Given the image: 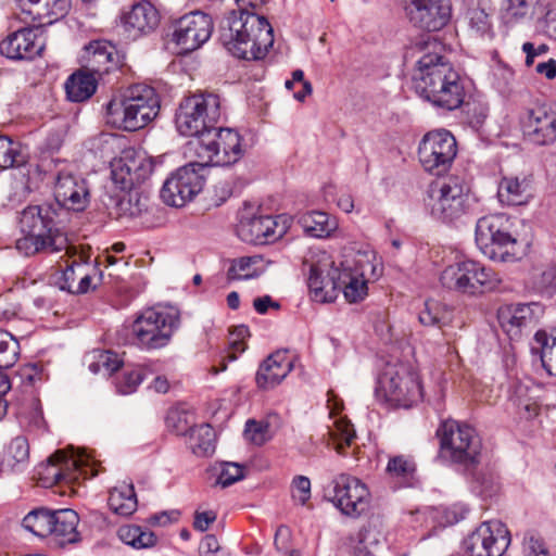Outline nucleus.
Segmentation results:
<instances>
[{
    "instance_id": "f257e3e1",
    "label": "nucleus",
    "mask_w": 556,
    "mask_h": 556,
    "mask_svg": "<svg viewBox=\"0 0 556 556\" xmlns=\"http://www.w3.org/2000/svg\"><path fill=\"white\" fill-rule=\"evenodd\" d=\"M238 10L220 22L219 40L229 53L242 60H262L274 45V30L267 18L254 11L267 0H235Z\"/></svg>"
},
{
    "instance_id": "f03ea898",
    "label": "nucleus",
    "mask_w": 556,
    "mask_h": 556,
    "mask_svg": "<svg viewBox=\"0 0 556 556\" xmlns=\"http://www.w3.org/2000/svg\"><path fill=\"white\" fill-rule=\"evenodd\" d=\"M87 181L71 173H60L54 186L55 205H37V217L41 222V230L37 233V253H59L67 248V238L56 226L58 211L66 208L81 212L89 203Z\"/></svg>"
},
{
    "instance_id": "7ed1b4c3",
    "label": "nucleus",
    "mask_w": 556,
    "mask_h": 556,
    "mask_svg": "<svg viewBox=\"0 0 556 556\" xmlns=\"http://www.w3.org/2000/svg\"><path fill=\"white\" fill-rule=\"evenodd\" d=\"M413 86L421 98L446 111L458 109L465 99L459 74L438 53L429 52L418 60Z\"/></svg>"
},
{
    "instance_id": "20e7f679",
    "label": "nucleus",
    "mask_w": 556,
    "mask_h": 556,
    "mask_svg": "<svg viewBox=\"0 0 556 556\" xmlns=\"http://www.w3.org/2000/svg\"><path fill=\"white\" fill-rule=\"evenodd\" d=\"M160 108V98L154 88L135 85L123 96L108 102L106 124L121 130L136 131L150 124L159 115Z\"/></svg>"
},
{
    "instance_id": "39448f33",
    "label": "nucleus",
    "mask_w": 556,
    "mask_h": 556,
    "mask_svg": "<svg viewBox=\"0 0 556 556\" xmlns=\"http://www.w3.org/2000/svg\"><path fill=\"white\" fill-rule=\"evenodd\" d=\"M473 198L466 181L456 176L429 186L425 205L429 214L444 224H452L470 213Z\"/></svg>"
},
{
    "instance_id": "423d86ee",
    "label": "nucleus",
    "mask_w": 556,
    "mask_h": 556,
    "mask_svg": "<svg viewBox=\"0 0 556 556\" xmlns=\"http://www.w3.org/2000/svg\"><path fill=\"white\" fill-rule=\"evenodd\" d=\"M220 100L214 93H198L185 98L175 114L178 132L185 137H197L195 147L204 132L214 128L220 118Z\"/></svg>"
},
{
    "instance_id": "0eeeda50",
    "label": "nucleus",
    "mask_w": 556,
    "mask_h": 556,
    "mask_svg": "<svg viewBox=\"0 0 556 556\" xmlns=\"http://www.w3.org/2000/svg\"><path fill=\"white\" fill-rule=\"evenodd\" d=\"M440 282L448 290L479 295L498 290L502 277L479 262L466 260L446 266L440 275Z\"/></svg>"
},
{
    "instance_id": "6e6552de",
    "label": "nucleus",
    "mask_w": 556,
    "mask_h": 556,
    "mask_svg": "<svg viewBox=\"0 0 556 556\" xmlns=\"http://www.w3.org/2000/svg\"><path fill=\"white\" fill-rule=\"evenodd\" d=\"M441 456L465 468L475 467L481 454V440L476 430L456 420H444L437 430Z\"/></svg>"
},
{
    "instance_id": "1a4fd4ad",
    "label": "nucleus",
    "mask_w": 556,
    "mask_h": 556,
    "mask_svg": "<svg viewBox=\"0 0 556 556\" xmlns=\"http://www.w3.org/2000/svg\"><path fill=\"white\" fill-rule=\"evenodd\" d=\"M511 223L504 214H493L478 219L476 243L491 260L510 262L516 260V238L510 232Z\"/></svg>"
},
{
    "instance_id": "9d476101",
    "label": "nucleus",
    "mask_w": 556,
    "mask_h": 556,
    "mask_svg": "<svg viewBox=\"0 0 556 556\" xmlns=\"http://www.w3.org/2000/svg\"><path fill=\"white\" fill-rule=\"evenodd\" d=\"M194 150L207 168L210 165L230 166L240 161L245 153L243 138L237 130L218 128L216 125L204 132Z\"/></svg>"
},
{
    "instance_id": "9b49d317",
    "label": "nucleus",
    "mask_w": 556,
    "mask_h": 556,
    "mask_svg": "<svg viewBox=\"0 0 556 556\" xmlns=\"http://www.w3.org/2000/svg\"><path fill=\"white\" fill-rule=\"evenodd\" d=\"M97 473V469L89 463V457L84 455L66 457L63 452L56 451L37 466V485L42 488L60 483L72 485L79 479H90Z\"/></svg>"
},
{
    "instance_id": "f8f14e48",
    "label": "nucleus",
    "mask_w": 556,
    "mask_h": 556,
    "mask_svg": "<svg viewBox=\"0 0 556 556\" xmlns=\"http://www.w3.org/2000/svg\"><path fill=\"white\" fill-rule=\"evenodd\" d=\"M378 383V392L392 406L408 408L422 399L418 375L404 364L388 365Z\"/></svg>"
},
{
    "instance_id": "ddd939ff",
    "label": "nucleus",
    "mask_w": 556,
    "mask_h": 556,
    "mask_svg": "<svg viewBox=\"0 0 556 556\" xmlns=\"http://www.w3.org/2000/svg\"><path fill=\"white\" fill-rule=\"evenodd\" d=\"M178 321L176 314L148 308L132 323L131 333L141 349H162L169 343Z\"/></svg>"
},
{
    "instance_id": "4468645a",
    "label": "nucleus",
    "mask_w": 556,
    "mask_h": 556,
    "mask_svg": "<svg viewBox=\"0 0 556 556\" xmlns=\"http://www.w3.org/2000/svg\"><path fill=\"white\" fill-rule=\"evenodd\" d=\"M206 172V164L201 161L190 162L179 167L165 180L160 191L161 199L167 205L184 206L202 190Z\"/></svg>"
},
{
    "instance_id": "2eb2a0df",
    "label": "nucleus",
    "mask_w": 556,
    "mask_h": 556,
    "mask_svg": "<svg viewBox=\"0 0 556 556\" xmlns=\"http://www.w3.org/2000/svg\"><path fill=\"white\" fill-rule=\"evenodd\" d=\"M456 154V139L445 129L427 132L418 146V159L422 168L437 176L450 169Z\"/></svg>"
},
{
    "instance_id": "dca6fc26",
    "label": "nucleus",
    "mask_w": 556,
    "mask_h": 556,
    "mask_svg": "<svg viewBox=\"0 0 556 556\" xmlns=\"http://www.w3.org/2000/svg\"><path fill=\"white\" fill-rule=\"evenodd\" d=\"M343 266H336L332 257L323 253L309 266L307 285L312 298L316 302H333L342 288Z\"/></svg>"
},
{
    "instance_id": "f3484780",
    "label": "nucleus",
    "mask_w": 556,
    "mask_h": 556,
    "mask_svg": "<svg viewBox=\"0 0 556 556\" xmlns=\"http://www.w3.org/2000/svg\"><path fill=\"white\" fill-rule=\"evenodd\" d=\"M343 266H336L332 257L323 253L309 266L307 285L312 298L316 302H333L342 288Z\"/></svg>"
},
{
    "instance_id": "a211bd4d",
    "label": "nucleus",
    "mask_w": 556,
    "mask_h": 556,
    "mask_svg": "<svg viewBox=\"0 0 556 556\" xmlns=\"http://www.w3.org/2000/svg\"><path fill=\"white\" fill-rule=\"evenodd\" d=\"M21 10L18 18L25 26L10 34L0 42L2 55L16 61H33L35 59V30L33 4L35 0H16Z\"/></svg>"
},
{
    "instance_id": "6ab92c4d",
    "label": "nucleus",
    "mask_w": 556,
    "mask_h": 556,
    "mask_svg": "<svg viewBox=\"0 0 556 556\" xmlns=\"http://www.w3.org/2000/svg\"><path fill=\"white\" fill-rule=\"evenodd\" d=\"M173 41L180 53H190L201 48L212 36V17L202 11H192L174 23Z\"/></svg>"
},
{
    "instance_id": "aec40b11",
    "label": "nucleus",
    "mask_w": 556,
    "mask_h": 556,
    "mask_svg": "<svg viewBox=\"0 0 556 556\" xmlns=\"http://www.w3.org/2000/svg\"><path fill=\"white\" fill-rule=\"evenodd\" d=\"M509 543L506 526L500 520H490L482 522L464 540V548L470 556H502Z\"/></svg>"
},
{
    "instance_id": "412c9836",
    "label": "nucleus",
    "mask_w": 556,
    "mask_h": 556,
    "mask_svg": "<svg viewBox=\"0 0 556 556\" xmlns=\"http://www.w3.org/2000/svg\"><path fill=\"white\" fill-rule=\"evenodd\" d=\"M408 22L422 30L438 31L451 20L450 0H403Z\"/></svg>"
},
{
    "instance_id": "4be33fe9",
    "label": "nucleus",
    "mask_w": 556,
    "mask_h": 556,
    "mask_svg": "<svg viewBox=\"0 0 556 556\" xmlns=\"http://www.w3.org/2000/svg\"><path fill=\"white\" fill-rule=\"evenodd\" d=\"M332 502L349 517H358L369 505V491L357 478L350 475H339L332 481Z\"/></svg>"
},
{
    "instance_id": "5701e85b",
    "label": "nucleus",
    "mask_w": 556,
    "mask_h": 556,
    "mask_svg": "<svg viewBox=\"0 0 556 556\" xmlns=\"http://www.w3.org/2000/svg\"><path fill=\"white\" fill-rule=\"evenodd\" d=\"M113 182L122 190L136 189L144 182L153 172V164L142 153L126 152L111 165Z\"/></svg>"
},
{
    "instance_id": "b1692460",
    "label": "nucleus",
    "mask_w": 556,
    "mask_h": 556,
    "mask_svg": "<svg viewBox=\"0 0 556 556\" xmlns=\"http://www.w3.org/2000/svg\"><path fill=\"white\" fill-rule=\"evenodd\" d=\"M343 266L342 288L344 298L350 303H357L367 295V273L374 270L368 253L357 252L353 257L340 263Z\"/></svg>"
},
{
    "instance_id": "393cba45",
    "label": "nucleus",
    "mask_w": 556,
    "mask_h": 556,
    "mask_svg": "<svg viewBox=\"0 0 556 556\" xmlns=\"http://www.w3.org/2000/svg\"><path fill=\"white\" fill-rule=\"evenodd\" d=\"M525 132L534 143L544 146L556 140V106L539 104L522 118Z\"/></svg>"
},
{
    "instance_id": "a878e982",
    "label": "nucleus",
    "mask_w": 556,
    "mask_h": 556,
    "mask_svg": "<svg viewBox=\"0 0 556 556\" xmlns=\"http://www.w3.org/2000/svg\"><path fill=\"white\" fill-rule=\"evenodd\" d=\"M80 62L85 71L102 76L119 66L121 55L112 42L92 40L84 47Z\"/></svg>"
},
{
    "instance_id": "bb28decb",
    "label": "nucleus",
    "mask_w": 556,
    "mask_h": 556,
    "mask_svg": "<svg viewBox=\"0 0 556 556\" xmlns=\"http://www.w3.org/2000/svg\"><path fill=\"white\" fill-rule=\"evenodd\" d=\"M544 307L538 302L511 304L498 313L503 329L513 339L520 336L523 328L534 326L542 317Z\"/></svg>"
},
{
    "instance_id": "cd10ccee",
    "label": "nucleus",
    "mask_w": 556,
    "mask_h": 556,
    "mask_svg": "<svg viewBox=\"0 0 556 556\" xmlns=\"http://www.w3.org/2000/svg\"><path fill=\"white\" fill-rule=\"evenodd\" d=\"M280 217L254 216L247 222H241L238 233L245 242L253 244H266L281 238L287 227L279 224Z\"/></svg>"
},
{
    "instance_id": "c85d7f7f",
    "label": "nucleus",
    "mask_w": 556,
    "mask_h": 556,
    "mask_svg": "<svg viewBox=\"0 0 556 556\" xmlns=\"http://www.w3.org/2000/svg\"><path fill=\"white\" fill-rule=\"evenodd\" d=\"M159 21V12L150 2L137 3L122 17L124 36L127 40H136L153 31Z\"/></svg>"
},
{
    "instance_id": "c756f323",
    "label": "nucleus",
    "mask_w": 556,
    "mask_h": 556,
    "mask_svg": "<svg viewBox=\"0 0 556 556\" xmlns=\"http://www.w3.org/2000/svg\"><path fill=\"white\" fill-rule=\"evenodd\" d=\"M532 198V175H503L497 185V199L501 204L519 206Z\"/></svg>"
},
{
    "instance_id": "7c9ffc66",
    "label": "nucleus",
    "mask_w": 556,
    "mask_h": 556,
    "mask_svg": "<svg viewBox=\"0 0 556 556\" xmlns=\"http://www.w3.org/2000/svg\"><path fill=\"white\" fill-rule=\"evenodd\" d=\"M293 364L286 352L277 351L270 354L260 365L255 382L257 388L269 390L278 386L292 370Z\"/></svg>"
},
{
    "instance_id": "2f4dec72",
    "label": "nucleus",
    "mask_w": 556,
    "mask_h": 556,
    "mask_svg": "<svg viewBox=\"0 0 556 556\" xmlns=\"http://www.w3.org/2000/svg\"><path fill=\"white\" fill-rule=\"evenodd\" d=\"M531 353L539 356L543 368L556 376V326L546 330H538L531 344Z\"/></svg>"
},
{
    "instance_id": "473e14b6",
    "label": "nucleus",
    "mask_w": 556,
    "mask_h": 556,
    "mask_svg": "<svg viewBox=\"0 0 556 556\" xmlns=\"http://www.w3.org/2000/svg\"><path fill=\"white\" fill-rule=\"evenodd\" d=\"M299 224L313 238H327L338 228L337 219L323 211L303 213L299 217Z\"/></svg>"
},
{
    "instance_id": "72a5a7b5",
    "label": "nucleus",
    "mask_w": 556,
    "mask_h": 556,
    "mask_svg": "<svg viewBox=\"0 0 556 556\" xmlns=\"http://www.w3.org/2000/svg\"><path fill=\"white\" fill-rule=\"evenodd\" d=\"M96 75L84 68L73 73L65 83L67 99L72 102L88 100L97 90Z\"/></svg>"
},
{
    "instance_id": "f704fd0d",
    "label": "nucleus",
    "mask_w": 556,
    "mask_h": 556,
    "mask_svg": "<svg viewBox=\"0 0 556 556\" xmlns=\"http://www.w3.org/2000/svg\"><path fill=\"white\" fill-rule=\"evenodd\" d=\"M108 504L111 510L116 515L124 517L132 515L138 506L134 485L123 483L112 489Z\"/></svg>"
},
{
    "instance_id": "c9c22d12",
    "label": "nucleus",
    "mask_w": 556,
    "mask_h": 556,
    "mask_svg": "<svg viewBox=\"0 0 556 556\" xmlns=\"http://www.w3.org/2000/svg\"><path fill=\"white\" fill-rule=\"evenodd\" d=\"M79 517L73 509H58L54 517L53 535L61 539V543H74L78 541L77 526Z\"/></svg>"
},
{
    "instance_id": "e433bc0d",
    "label": "nucleus",
    "mask_w": 556,
    "mask_h": 556,
    "mask_svg": "<svg viewBox=\"0 0 556 556\" xmlns=\"http://www.w3.org/2000/svg\"><path fill=\"white\" fill-rule=\"evenodd\" d=\"M379 543L378 532L366 526L348 539V546L353 556H376L375 549Z\"/></svg>"
},
{
    "instance_id": "4c0bfd02",
    "label": "nucleus",
    "mask_w": 556,
    "mask_h": 556,
    "mask_svg": "<svg viewBox=\"0 0 556 556\" xmlns=\"http://www.w3.org/2000/svg\"><path fill=\"white\" fill-rule=\"evenodd\" d=\"M28 163V153L20 142L7 136H0V170L11 167L21 168Z\"/></svg>"
},
{
    "instance_id": "58836bf2",
    "label": "nucleus",
    "mask_w": 556,
    "mask_h": 556,
    "mask_svg": "<svg viewBox=\"0 0 556 556\" xmlns=\"http://www.w3.org/2000/svg\"><path fill=\"white\" fill-rule=\"evenodd\" d=\"M189 439L190 447L195 455L208 456L214 453L216 433L210 425L202 424L190 428Z\"/></svg>"
},
{
    "instance_id": "ea45409f",
    "label": "nucleus",
    "mask_w": 556,
    "mask_h": 556,
    "mask_svg": "<svg viewBox=\"0 0 556 556\" xmlns=\"http://www.w3.org/2000/svg\"><path fill=\"white\" fill-rule=\"evenodd\" d=\"M70 7L71 0H37V28L64 17Z\"/></svg>"
},
{
    "instance_id": "a19ab883",
    "label": "nucleus",
    "mask_w": 556,
    "mask_h": 556,
    "mask_svg": "<svg viewBox=\"0 0 556 556\" xmlns=\"http://www.w3.org/2000/svg\"><path fill=\"white\" fill-rule=\"evenodd\" d=\"M117 535L123 543L137 549L149 548L156 543V536L152 531L144 530L136 525L119 527Z\"/></svg>"
},
{
    "instance_id": "79ce46f5",
    "label": "nucleus",
    "mask_w": 556,
    "mask_h": 556,
    "mask_svg": "<svg viewBox=\"0 0 556 556\" xmlns=\"http://www.w3.org/2000/svg\"><path fill=\"white\" fill-rule=\"evenodd\" d=\"M149 197L137 189L128 190L117 201V210L121 216L137 217L148 210Z\"/></svg>"
},
{
    "instance_id": "37998d69",
    "label": "nucleus",
    "mask_w": 556,
    "mask_h": 556,
    "mask_svg": "<svg viewBox=\"0 0 556 556\" xmlns=\"http://www.w3.org/2000/svg\"><path fill=\"white\" fill-rule=\"evenodd\" d=\"M418 319L426 327L442 328L448 321V312L440 302L427 300L418 314Z\"/></svg>"
},
{
    "instance_id": "c03bdc74",
    "label": "nucleus",
    "mask_w": 556,
    "mask_h": 556,
    "mask_svg": "<svg viewBox=\"0 0 556 556\" xmlns=\"http://www.w3.org/2000/svg\"><path fill=\"white\" fill-rule=\"evenodd\" d=\"M148 374H152L150 365H138L130 370H125L116 379V390L119 394L127 395L134 393L141 384Z\"/></svg>"
},
{
    "instance_id": "a18cd8bd",
    "label": "nucleus",
    "mask_w": 556,
    "mask_h": 556,
    "mask_svg": "<svg viewBox=\"0 0 556 556\" xmlns=\"http://www.w3.org/2000/svg\"><path fill=\"white\" fill-rule=\"evenodd\" d=\"M28 458L29 444L27 439L24 437H16L10 442L1 464L3 467L15 470L20 464L26 463Z\"/></svg>"
},
{
    "instance_id": "49530a36",
    "label": "nucleus",
    "mask_w": 556,
    "mask_h": 556,
    "mask_svg": "<svg viewBox=\"0 0 556 556\" xmlns=\"http://www.w3.org/2000/svg\"><path fill=\"white\" fill-rule=\"evenodd\" d=\"M18 350L17 340L10 332L0 330V371L14 365Z\"/></svg>"
},
{
    "instance_id": "de8ad7c7",
    "label": "nucleus",
    "mask_w": 556,
    "mask_h": 556,
    "mask_svg": "<svg viewBox=\"0 0 556 556\" xmlns=\"http://www.w3.org/2000/svg\"><path fill=\"white\" fill-rule=\"evenodd\" d=\"M470 30L478 37H492V24L489 14L480 7L470 8L467 11Z\"/></svg>"
},
{
    "instance_id": "09e8293b",
    "label": "nucleus",
    "mask_w": 556,
    "mask_h": 556,
    "mask_svg": "<svg viewBox=\"0 0 556 556\" xmlns=\"http://www.w3.org/2000/svg\"><path fill=\"white\" fill-rule=\"evenodd\" d=\"M258 256H244L232 261L227 271L228 279L245 280L256 277L257 273L252 266L258 262Z\"/></svg>"
},
{
    "instance_id": "8fccbe9b",
    "label": "nucleus",
    "mask_w": 556,
    "mask_h": 556,
    "mask_svg": "<svg viewBox=\"0 0 556 556\" xmlns=\"http://www.w3.org/2000/svg\"><path fill=\"white\" fill-rule=\"evenodd\" d=\"M416 469L414 460L409 457L399 455L389 459L387 472L392 479L407 480L413 477Z\"/></svg>"
},
{
    "instance_id": "3c124183",
    "label": "nucleus",
    "mask_w": 556,
    "mask_h": 556,
    "mask_svg": "<svg viewBox=\"0 0 556 556\" xmlns=\"http://www.w3.org/2000/svg\"><path fill=\"white\" fill-rule=\"evenodd\" d=\"M337 442L336 450L343 454L345 446H350L356 438L353 425L345 418H339L334 421V428L330 431Z\"/></svg>"
},
{
    "instance_id": "603ef678",
    "label": "nucleus",
    "mask_w": 556,
    "mask_h": 556,
    "mask_svg": "<svg viewBox=\"0 0 556 556\" xmlns=\"http://www.w3.org/2000/svg\"><path fill=\"white\" fill-rule=\"evenodd\" d=\"M532 0H503V18L507 24H515L525 18L530 11Z\"/></svg>"
},
{
    "instance_id": "864d4df0",
    "label": "nucleus",
    "mask_w": 556,
    "mask_h": 556,
    "mask_svg": "<svg viewBox=\"0 0 556 556\" xmlns=\"http://www.w3.org/2000/svg\"><path fill=\"white\" fill-rule=\"evenodd\" d=\"M244 468L238 463L225 462L220 464V471L217 478V484L223 488L229 486L237 481L243 479Z\"/></svg>"
},
{
    "instance_id": "5fc2aeb1",
    "label": "nucleus",
    "mask_w": 556,
    "mask_h": 556,
    "mask_svg": "<svg viewBox=\"0 0 556 556\" xmlns=\"http://www.w3.org/2000/svg\"><path fill=\"white\" fill-rule=\"evenodd\" d=\"M269 425L249 419L245 424V439L255 445H263L269 440Z\"/></svg>"
},
{
    "instance_id": "6e6d98bb",
    "label": "nucleus",
    "mask_w": 556,
    "mask_h": 556,
    "mask_svg": "<svg viewBox=\"0 0 556 556\" xmlns=\"http://www.w3.org/2000/svg\"><path fill=\"white\" fill-rule=\"evenodd\" d=\"M35 364H27L20 368L13 377V383H17V387L22 391L29 395L31 399L35 392Z\"/></svg>"
},
{
    "instance_id": "4d7b16f0",
    "label": "nucleus",
    "mask_w": 556,
    "mask_h": 556,
    "mask_svg": "<svg viewBox=\"0 0 556 556\" xmlns=\"http://www.w3.org/2000/svg\"><path fill=\"white\" fill-rule=\"evenodd\" d=\"M534 285L536 289L552 295L556 292V265H547L542 271L535 276Z\"/></svg>"
},
{
    "instance_id": "13d9d810",
    "label": "nucleus",
    "mask_w": 556,
    "mask_h": 556,
    "mask_svg": "<svg viewBox=\"0 0 556 556\" xmlns=\"http://www.w3.org/2000/svg\"><path fill=\"white\" fill-rule=\"evenodd\" d=\"M55 510L37 507V538L53 535Z\"/></svg>"
},
{
    "instance_id": "bf43d9fd",
    "label": "nucleus",
    "mask_w": 556,
    "mask_h": 556,
    "mask_svg": "<svg viewBox=\"0 0 556 556\" xmlns=\"http://www.w3.org/2000/svg\"><path fill=\"white\" fill-rule=\"evenodd\" d=\"M522 544L525 556H551L543 539L534 532H527Z\"/></svg>"
},
{
    "instance_id": "052dcab7",
    "label": "nucleus",
    "mask_w": 556,
    "mask_h": 556,
    "mask_svg": "<svg viewBox=\"0 0 556 556\" xmlns=\"http://www.w3.org/2000/svg\"><path fill=\"white\" fill-rule=\"evenodd\" d=\"M291 494L294 502L305 505L311 498V481L305 476H296L291 483Z\"/></svg>"
},
{
    "instance_id": "680f3d73",
    "label": "nucleus",
    "mask_w": 556,
    "mask_h": 556,
    "mask_svg": "<svg viewBox=\"0 0 556 556\" xmlns=\"http://www.w3.org/2000/svg\"><path fill=\"white\" fill-rule=\"evenodd\" d=\"M200 556H228L213 534H207L200 543Z\"/></svg>"
},
{
    "instance_id": "e2e57ef3",
    "label": "nucleus",
    "mask_w": 556,
    "mask_h": 556,
    "mask_svg": "<svg viewBox=\"0 0 556 556\" xmlns=\"http://www.w3.org/2000/svg\"><path fill=\"white\" fill-rule=\"evenodd\" d=\"M514 74L515 73L511 67L506 65H498L493 73L494 85L496 88L500 91L505 92L514 80Z\"/></svg>"
},
{
    "instance_id": "0e129e2a",
    "label": "nucleus",
    "mask_w": 556,
    "mask_h": 556,
    "mask_svg": "<svg viewBox=\"0 0 556 556\" xmlns=\"http://www.w3.org/2000/svg\"><path fill=\"white\" fill-rule=\"evenodd\" d=\"M217 515L213 510L194 513L193 528L200 532L206 531L210 526L216 520Z\"/></svg>"
},
{
    "instance_id": "69168bd1",
    "label": "nucleus",
    "mask_w": 556,
    "mask_h": 556,
    "mask_svg": "<svg viewBox=\"0 0 556 556\" xmlns=\"http://www.w3.org/2000/svg\"><path fill=\"white\" fill-rule=\"evenodd\" d=\"M21 233H34L35 229V208L31 205L26 206L21 212L18 222Z\"/></svg>"
},
{
    "instance_id": "338daca9",
    "label": "nucleus",
    "mask_w": 556,
    "mask_h": 556,
    "mask_svg": "<svg viewBox=\"0 0 556 556\" xmlns=\"http://www.w3.org/2000/svg\"><path fill=\"white\" fill-rule=\"evenodd\" d=\"M99 363L100 366L103 367L109 375L115 372L122 364L118 356L110 351L102 352L99 355Z\"/></svg>"
},
{
    "instance_id": "774afa93",
    "label": "nucleus",
    "mask_w": 556,
    "mask_h": 556,
    "mask_svg": "<svg viewBox=\"0 0 556 556\" xmlns=\"http://www.w3.org/2000/svg\"><path fill=\"white\" fill-rule=\"evenodd\" d=\"M541 27L549 38L556 40V7L547 9L541 21Z\"/></svg>"
}]
</instances>
